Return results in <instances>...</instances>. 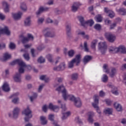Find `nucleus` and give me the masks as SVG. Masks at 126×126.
<instances>
[{"label": "nucleus", "mask_w": 126, "mask_h": 126, "mask_svg": "<svg viewBox=\"0 0 126 126\" xmlns=\"http://www.w3.org/2000/svg\"><path fill=\"white\" fill-rule=\"evenodd\" d=\"M20 40H22V42L23 44H25V43H27L29 41V40H33L34 39V37L31 34H28V37H24L23 35H21L20 37Z\"/></svg>", "instance_id": "obj_8"}, {"label": "nucleus", "mask_w": 126, "mask_h": 126, "mask_svg": "<svg viewBox=\"0 0 126 126\" xmlns=\"http://www.w3.org/2000/svg\"><path fill=\"white\" fill-rule=\"evenodd\" d=\"M96 30H100L101 29V25L99 24H96L94 27Z\"/></svg>", "instance_id": "obj_56"}, {"label": "nucleus", "mask_w": 126, "mask_h": 126, "mask_svg": "<svg viewBox=\"0 0 126 126\" xmlns=\"http://www.w3.org/2000/svg\"><path fill=\"white\" fill-rule=\"evenodd\" d=\"M48 10H49V8L48 7H40L39 10L36 12V15H39V14H41L44 11H48Z\"/></svg>", "instance_id": "obj_24"}, {"label": "nucleus", "mask_w": 126, "mask_h": 126, "mask_svg": "<svg viewBox=\"0 0 126 126\" xmlns=\"http://www.w3.org/2000/svg\"><path fill=\"white\" fill-rule=\"evenodd\" d=\"M98 41L96 39L94 40L91 43V48H92V49H95V48L96 47V45L97 44Z\"/></svg>", "instance_id": "obj_41"}, {"label": "nucleus", "mask_w": 126, "mask_h": 126, "mask_svg": "<svg viewBox=\"0 0 126 126\" xmlns=\"http://www.w3.org/2000/svg\"><path fill=\"white\" fill-rule=\"evenodd\" d=\"M9 47L10 49H11L13 50V49H15V44H14L13 42H10Z\"/></svg>", "instance_id": "obj_52"}, {"label": "nucleus", "mask_w": 126, "mask_h": 126, "mask_svg": "<svg viewBox=\"0 0 126 126\" xmlns=\"http://www.w3.org/2000/svg\"><path fill=\"white\" fill-rule=\"evenodd\" d=\"M66 31L67 35H68V36H69V35H70V32L71 31V26L70 25H67L66 26Z\"/></svg>", "instance_id": "obj_32"}, {"label": "nucleus", "mask_w": 126, "mask_h": 126, "mask_svg": "<svg viewBox=\"0 0 126 126\" xmlns=\"http://www.w3.org/2000/svg\"><path fill=\"white\" fill-rule=\"evenodd\" d=\"M117 11L121 15H126V10L125 8H121L119 10H117Z\"/></svg>", "instance_id": "obj_31"}, {"label": "nucleus", "mask_w": 126, "mask_h": 126, "mask_svg": "<svg viewBox=\"0 0 126 126\" xmlns=\"http://www.w3.org/2000/svg\"><path fill=\"white\" fill-rule=\"evenodd\" d=\"M99 96H100V97H104V96H105V93H104L103 91H101L99 92Z\"/></svg>", "instance_id": "obj_62"}, {"label": "nucleus", "mask_w": 126, "mask_h": 126, "mask_svg": "<svg viewBox=\"0 0 126 126\" xmlns=\"http://www.w3.org/2000/svg\"><path fill=\"white\" fill-rule=\"evenodd\" d=\"M88 121L90 124H93L94 123V119H93V117L95 116V113L92 111H90L88 113Z\"/></svg>", "instance_id": "obj_14"}, {"label": "nucleus", "mask_w": 126, "mask_h": 126, "mask_svg": "<svg viewBox=\"0 0 126 126\" xmlns=\"http://www.w3.org/2000/svg\"><path fill=\"white\" fill-rule=\"evenodd\" d=\"M94 103H93L92 105L96 109L97 113L99 115H101V111L100 110V108H99V106H98V104H99V95H94Z\"/></svg>", "instance_id": "obj_4"}, {"label": "nucleus", "mask_w": 126, "mask_h": 126, "mask_svg": "<svg viewBox=\"0 0 126 126\" xmlns=\"http://www.w3.org/2000/svg\"><path fill=\"white\" fill-rule=\"evenodd\" d=\"M57 91L59 92H61L62 94V97L64 101H67V100H69V101H71L72 102H74L76 99L75 96L73 94H68L66 89L63 85H61L59 86L56 90Z\"/></svg>", "instance_id": "obj_2"}, {"label": "nucleus", "mask_w": 126, "mask_h": 126, "mask_svg": "<svg viewBox=\"0 0 126 126\" xmlns=\"http://www.w3.org/2000/svg\"><path fill=\"white\" fill-rule=\"evenodd\" d=\"M108 86L109 87H111L112 88H113L114 90H112L111 91V92L114 95H116V96L119 95V92H118V90L117 88L113 86L112 85H108Z\"/></svg>", "instance_id": "obj_29"}, {"label": "nucleus", "mask_w": 126, "mask_h": 126, "mask_svg": "<svg viewBox=\"0 0 126 126\" xmlns=\"http://www.w3.org/2000/svg\"><path fill=\"white\" fill-rule=\"evenodd\" d=\"M80 5H81V4H80L79 2H75L71 7L72 11H73V12L77 11V9H78V7H79Z\"/></svg>", "instance_id": "obj_20"}, {"label": "nucleus", "mask_w": 126, "mask_h": 126, "mask_svg": "<svg viewBox=\"0 0 126 126\" xmlns=\"http://www.w3.org/2000/svg\"><path fill=\"white\" fill-rule=\"evenodd\" d=\"M104 113L106 115H112V113H113V109H112V108H105L104 110Z\"/></svg>", "instance_id": "obj_30"}, {"label": "nucleus", "mask_w": 126, "mask_h": 126, "mask_svg": "<svg viewBox=\"0 0 126 126\" xmlns=\"http://www.w3.org/2000/svg\"><path fill=\"white\" fill-rule=\"evenodd\" d=\"M101 80L103 82H107V81H108V76L105 74L103 75Z\"/></svg>", "instance_id": "obj_50"}, {"label": "nucleus", "mask_w": 126, "mask_h": 126, "mask_svg": "<svg viewBox=\"0 0 126 126\" xmlns=\"http://www.w3.org/2000/svg\"><path fill=\"white\" fill-rule=\"evenodd\" d=\"M98 49L102 54L106 53V51L107 50V45L106 44V42H99L98 43Z\"/></svg>", "instance_id": "obj_9"}, {"label": "nucleus", "mask_w": 126, "mask_h": 126, "mask_svg": "<svg viewBox=\"0 0 126 126\" xmlns=\"http://www.w3.org/2000/svg\"><path fill=\"white\" fill-rule=\"evenodd\" d=\"M62 69H63V67H62L61 68L59 66H55L53 68V70L55 71H60V70H62Z\"/></svg>", "instance_id": "obj_48"}, {"label": "nucleus", "mask_w": 126, "mask_h": 126, "mask_svg": "<svg viewBox=\"0 0 126 126\" xmlns=\"http://www.w3.org/2000/svg\"><path fill=\"white\" fill-rule=\"evenodd\" d=\"M71 77L72 80H76L77 79H78V74L77 73L72 74Z\"/></svg>", "instance_id": "obj_44"}, {"label": "nucleus", "mask_w": 126, "mask_h": 126, "mask_svg": "<svg viewBox=\"0 0 126 126\" xmlns=\"http://www.w3.org/2000/svg\"><path fill=\"white\" fill-rule=\"evenodd\" d=\"M20 8L22 10H23L24 11H26L27 10V6H26V4L24 2L21 3Z\"/></svg>", "instance_id": "obj_36"}, {"label": "nucleus", "mask_w": 126, "mask_h": 126, "mask_svg": "<svg viewBox=\"0 0 126 126\" xmlns=\"http://www.w3.org/2000/svg\"><path fill=\"white\" fill-rule=\"evenodd\" d=\"M116 49H117V47H113V46L110 47L109 48L110 53H113V54L117 53V51L116 50Z\"/></svg>", "instance_id": "obj_39"}, {"label": "nucleus", "mask_w": 126, "mask_h": 126, "mask_svg": "<svg viewBox=\"0 0 126 126\" xmlns=\"http://www.w3.org/2000/svg\"><path fill=\"white\" fill-rule=\"evenodd\" d=\"M116 50L117 51V53L119 52L122 54H126V49L124 46H120L119 47H117V49H116Z\"/></svg>", "instance_id": "obj_25"}, {"label": "nucleus", "mask_w": 126, "mask_h": 126, "mask_svg": "<svg viewBox=\"0 0 126 126\" xmlns=\"http://www.w3.org/2000/svg\"><path fill=\"white\" fill-rule=\"evenodd\" d=\"M103 71L106 73H109L110 72V69L108 67V65L106 64H104L103 66Z\"/></svg>", "instance_id": "obj_38"}, {"label": "nucleus", "mask_w": 126, "mask_h": 126, "mask_svg": "<svg viewBox=\"0 0 126 126\" xmlns=\"http://www.w3.org/2000/svg\"><path fill=\"white\" fill-rule=\"evenodd\" d=\"M44 84H42L39 86L38 92H41L42 91V89H43V87H44Z\"/></svg>", "instance_id": "obj_60"}, {"label": "nucleus", "mask_w": 126, "mask_h": 126, "mask_svg": "<svg viewBox=\"0 0 126 126\" xmlns=\"http://www.w3.org/2000/svg\"><path fill=\"white\" fill-rule=\"evenodd\" d=\"M95 20L96 22H102V20H103V18L100 15H98L95 17Z\"/></svg>", "instance_id": "obj_40"}, {"label": "nucleus", "mask_w": 126, "mask_h": 126, "mask_svg": "<svg viewBox=\"0 0 126 126\" xmlns=\"http://www.w3.org/2000/svg\"><path fill=\"white\" fill-rule=\"evenodd\" d=\"M25 26H30L31 25V17H28L24 21Z\"/></svg>", "instance_id": "obj_27"}, {"label": "nucleus", "mask_w": 126, "mask_h": 126, "mask_svg": "<svg viewBox=\"0 0 126 126\" xmlns=\"http://www.w3.org/2000/svg\"><path fill=\"white\" fill-rule=\"evenodd\" d=\"M46 58L50 63H53V56L51 54H48L46 56Z\"/></svg>", "instance_id": "obj_46"}, {"label": "nucleus", "mask_w": 126, "mask_h": 126, "mask_svg": "<svg viewBox=\"0 0 126 126\" xmlns=\"http://www.w3.org/2000/svg\"><path fill=\"white\" fill-rule=\"evenodd\" d=\"M38 97V94L36 93H33L32 96L30 97V99L32 102H33L34 100L37 98Z\"/></svg>", "instance_id": "obj_35"}, {"label": "nucleus", "mask_w": 126, "mask_h": 126, "mask_svg": "<svg viewBox=\"0 0 126 126\" xmlns=\"http://www.w3.org/2000/svg\"><path fill=\"white\" fill-rule=\"evenodd\" d=\"M105 23L106 24V25H109V24H110L111 21L109 19H105Z\"/></svg>", "instance_id": "obj_63"}, {"label": "nucleus", "mask_w": 126, "mask_h": 126, "mask_svg": "<svg viewBox=\"0 0 126 126\" xmlns=\"http://www.w3.org/2000/svg\"><path fill=\"white\" fill-rule=\"evenodd\" d=\"M25 66L24 67V70H25V67H27L28 70H31L32 69H33V67H34V66H32L30 65H26V64H25Z\"/></svg>", "instance_id": "obj_51"}, {"label": "nucleus", "mask_w": 126, "mask_h": 126, "mask_svg": "<svg viewBox=\"0 0 126 126\" xmlns=\"http://www.w3.org/2000/svg\"><path fill=\"white\" fill-rule=\"evenodd\" d=\"M22 115H24L26 116V117L25 118V122H29V120L32 118V111L31 110H30V108H29V107H27L26 108H25L22 112Z\"/></svg>", "instance_id": "obj_3"}, {"label": "nucleus", "mask_w": 126, "mask_h": 126, "mask_svg": "<svg viewBox=\"0 0 126 126\" xmlns=\"http://www.w3.org/2000/svg\"><path fill=\"white\" fill-rule=\"evenodd\" d=\"M40 79L41 80H44L45 81L47 82L49 80V78L47 77V75H42L40 77Z\"/></svg>", "instance_id": "obj_45"}, {"label": "nucleus", "mask_w": 126, "mask_h": 126, "mask_svg": "<svg viewBox=\"0 0 126 126\" xmlns=\"http://www.w3.org/2000/svg\"><path fill=\"white\" fill-rule=\"evenodd\" d=\"M104 36L107 41L110 43H113L116 41V35L112 32H105Z\"/></svg>", "instance_id": "obj_7"}, {"label": "nucleus", "mask_w": 126, "mask_h": 126, "mask_svg": "<svg viewBox=\"0 0 126 126\" xmlns=\"http://www.w3.org/2000/svg\"><path fill=\"white\" fill-rule=\"evenodd\" d=\"M0 20H4L5 19V16L1 13H0Z\"/></svg>", "instance_id": "obj_58"}, {"label": "nucleus", "mask_w": 126, "mask_h": 126, "mask_svg": "<svg viewBox=\"0 0 126 126\" xmlns=\"http://www.w3.org/2000/svg\"><path fill=\"white\" fill-rule=\"evenodd\" d=\"M76 35H81L84 39H86L87 40H89L90 38L89 35L85 34V32L81 31L80 30H78L76 32Z\"/></svg>", "instance_id": "obj_13"}, {"label": "nucleus", "mask_w": 126, "mask_h": 126, "mask_svg": "<svg viewBox=\"0 0 126 126\" xmlns=\"http://www.w3.org/2000/svg\"><path fill=\"white\" fill-rule=\"evenodd\" d=\"M1 3L4 12H9V5L7 3V2L3 1Z\"/></svg>", "instance_id": "obj_17"}, {"label": "nucleus", "mask_w": 126, "mask_h": 126, "mask_svg": "<svg viewBox=\"0 0 126 126\" xmlns=\"http://www.w3.org/2000/svg\"><path fill=\"white\" fill-rule=\"evenodd\" d=\"M117 26V23H114L110 26V29H114Z\"/></svg>", "instance_id": "obj_61"}, {"label": "nucleus", "mask_w": 126, "mask_h": 126, "mask_svg": "<svg viewBox=\"0 0 126 126\" xmlns=\"http://www.w3.org/2000/svg\"><path fill=\"white\" fill-rule=\"evenodd\" d=\"M105 102L108 106H110L112 103V101L110 99H106Z\"/></svg>", "instance_id": "obj_59"}, {"label": "nucleus", "mask_w": 126, "mask_h": 126, "mask_svg": "<svg viewBox=\"0 0 126 126\" xmlns=\"http://www.w3.org/2000/svg\"><path fill=\"white\" fill-rule=\"evenodd\" d=\"M74 54H75V52H74V50H71L68 52V55L69 57H73Z\"/></svg>", "instance_id": "obj_49"}, {"label": "nucleus", "mask_w": 126, "mask_h": 126, "mask_svg": "<svg viewBox=\"0 0 126 126\" xmlns=\"http://www.w3.org/2000/svg\"><path fill=\"white\" fill-rule=\"evenodd\" d=\"M104 11L106 13H109L108 16H109L110 18H113V17L115 16V13H114L113 11L108 9L107 8H104Z\"/></svg>", "instance_id": "obj_26"}, {"label": "nucleus", "mask_w": 126, "mask_h": 126, "mask_svg": "<svg viewBox=\"0 0 126 126\" xmlns=\"http://www.w3.org/2000/svg\"><path fill=\"white\" fill-rule=\"evenodd\" d=\"M23 14L22 12L19 11L17 13H12V16L14 20H19V19L21 18V16H22Z\"/></svg>", "instance_id": "obj_15"}, {"label": "nucleus", "mask_w": 126, "mask_h": 126, "mask_svg": "<svg viewBox=\"0 0 126 126\" xmlns=\"http://www.w3.org/2000/svg\"><path fill=\"white\" fill-rule=\"evenodd\" d=\"M84 47L85 52H89V48H88V45H87V42L85 41L84 43Z\"/></svg>", "instance_id": "obj_47"}, {"label": "nucleus", "mask_w": 126, "mask_h": 126, "mask_svg": "<svg viewBox=\"0 0 126 126\" xmlns=\"http://www.w3.org/2000/svg\"><path fill=\"white\" fill-rule=\"evenodd\" d=\"M5 43H1V44H0V49H4L5 48Z\"/></svg>", "instance_id": "obj_64"}, {"label": "nucleus", "mask_w": 126, "mask_h": 126, "mask_svg": "<svg viewBox=\"0 0 126 126\" xmlns=\"http://www.w3.org/2000/svg\"><path fill=\"white\" fill-rule=\"evenodd\" d=\"M20 112V108L18 107H15L13 111V117L15 119L18 117L19 112Z\"/></svg>", "instance_id": "obj_21"}, {"label": "nucleus", "mask_w": 126, "mask_h": 126, "mask_svg": "<svg viewBox=\"0 0 126 126\" xmlns=\"http://www.w3.org/2000/svg\"><path fill=\"white\" fill-rule=\"evenodd\" d=\"M48 108L50 109V110L54 111V112H59L60 110V107L58 106L54 105L52 103L49 104Z\"/></svg>", "instance_id": "obj_23"}, {"label": "nucleus", "mask_w": 126, "mask_h": 126, "mask_svg": "<svg viewBox=\"0 0 126 126\" xmlns=\"http://www.w3.org/2000/svg\"><path fill=\"white\" fill-rule=\"evenodd\" d=\"M114 106L115 108L116 109V110H117V111H118V112H121V111H122V110H123L122 105L119 103L115 102L114 104Z\"/></svg>", "instance_id": "obj_28"}, {"label": "nucleus", "mask_w": 126, "mask_h": 126, "mask_svg": "<svg viewBox=\"0 0 126 126\" xmlns=\"http://www.w3.org/2000/svg\"><path fill=\"white\" fill-rule=\"evenodd\" d=\"M48 119L51 122H53V124H54V123H56L57 122L54 121V119H55V115L54 114H50L48 116Z\"/></svg>", "instance_id": "obj_43"}, {"label": "nucleus", "mask_w": 126, "mask_h": 126, "mask_svg": "<svg viewBox=\"0 0 126 126\" xmlns=\"http://www.w3.org/2000/svg\"><path fill=\"white\" fill-rule=\"evenodd\" d=\"M117 73V70L115 68H113L111 69V71L110 73V76L111 77H114L116 74Z\"/></svg>", "instance_id": "obj_37"}, {"label": "nucleus", "mask_w": 126, "mask_h": 126, "mask_svg": "<svg viewBox=\"0 0 126 126\" xmlns=\"http://www.w3.org/2000/svg\"><path fill=\"white\" fill-rule=\"evenodd\" d=\"M38 62L40 63H45V59L42 57H40L38 59Z\"/></svg>", "instance_id": "obj_53"}, {"label": "nucleus", "mask_w": 126, "mask_h": 126, "mask_svg": "<svg viewBox=\"0 0 126 126\" xmlns=\"http://www.w3.org/2000/svg\"><path fill=\"white\" fill-rule=\"evenodd\" d=\"M11 32L7 27H4L3 28L0 27V36L1 34H5L7 36H10Z\"/></svg>", "instance_id": "obj_11"}, {"label": "nucleus", "mask_w": 126, "mask_h": 126, "mask_svg": "<svg viewBox=\"0 0 126 126\" xmlns=\"http://www.w3.org/2000/svg\"><path fill=\"white\" fill-rule=\"evenodd\" d=\"M74 105L77 108H80L82 106V102L79 97H76V100L74 101Z\"/></svg>", "instance_id": "obj_18"}, {"label": "nucleus", "mask_w": 126, "mask_h": 126, "mask_svg": "<svg viewBox=\"0 0 126 126\" xmlns=\"http://www.w3.org/2000/svg\"><path fill=\"white\" fill-rule=\"evenodd\" d=\"M23 56H24V58H25L26 61H29V60L30 59V58L29 57V54H24Z\"/></svg>", "instance_id": "obj_57"}, {"label": "nucleus", "mask_w": 126, "mask_h": 126, "mask_svg": "<svg viewBox=\"0 0 126 126\" xmlns=\"http://www.w3.org/2000/svg\"><path fill=\"white\" fill-rule=\"evenodd\" d=\"M40 121L42 125H47L48 121H47L46 118L44 116L40 117Z\"/></svg>", "instance_id": "obj_33"}, {"label": "nucleus", "mask_w": 126, "mask_h": 126, "mask_svg": "<svg viewBox=\"0 0 126 126\" xmlns=\"http://www.w3.org/2000/svg\"><path fill=\"white\" fill-rule=\"evenodd\" d=\"M80 59H81L80 55H77L76 56L75 59H73L71 62L68 63V66L69 68H72L73 67V65L75 63H76L77 65H78V63H80Z\"/></svg>", "instance_id": "obj_6"}, {"label": "nucleus", "mask_w": 126, "mask_h": 126, "mask_svg": "<svg viewBox=\"0 0 126 126\" xmlns=\"http://www.w3.org/2000/svg\"><path fill=\"white\" fill-rule=\"evenodd\" d=\"M43 33L45 37H50V38H54L56 36V33L54 32H51L50 29L46 28L43 31Z\"/></svg>", "instance_id": "obj_10"}, {"label": "nucleus", "mask_w": 126, "mask_h": 126, "mask_svg": "<svg viewBox=\"0 0 126 126\" xmlns=\"http://www.w3.org/2000/svg\"><path fill=\"white\" fill-rule=\"evenodd\" d=\"M16 63H18L20 67L19 68V73H17L13 77L14 80L16 82H21V73H24V67L26 66V65H25L24 62L19 59L13 61L11 64V65H14Z\"/></svg>", "instance_id": "obj_1"}, {"label": "nucleus", "mask_w": 126, "mask_h": 126, "mask_svg": "<svg viewBox=\"0 0 126 126\" xmlns=\"http://www.w3.org/2000/svg\"><path fill=\"white\" fill-rule=\"evenodd\" d=\"M66 110H63L62 109V117L61 118L62 120L63 121H64V120H66L67 118H68L69 116H70V112H65Z\"/></svg>", "instance_id": "obj_19"}, {"label": "nucleus", "mask_w": 126, "mask_h": 126, "mask_svg": "<svg viewBox=\"0 0 126 126\" xmlns=\"http://www.w3.org/2000/svg\"><path fill=\"white\" fill-rule=\"evenodd\" d=\"M78 19L82 25L84 27L88 26L89 25L90 26H92L93 24H94V21L93 20H89L87 21H84V19L82 17H79Z\"/></svg>", "instance_id": "obj_5"}, {"label": "nucleus", "mask_w": 126, "mask_h": 126, "mask_svg": "<svg viewBox=\"0 0 126 126\" xmlns=\"http://www.w3.org/2000/svg\"><path fill=\"white\" fill-rule=\"evenodd\" d=\"M92 57L90 56H86L84 58V63H87L89 61H91Z\"/></svg>", "instance_id": "obj_34"}, {"label": "nucleus", "mask_w": 126, "mask_h": 126, "mask_svg": "<svg viewBox=\"0 0 126 126\" xmlns=\"http://www.w3.org/2000/svg\"><path fill=\"white\" fill-rule=\"evenodd\" d=\"M59 66L60 67V68H62V67H63V69H61V70H63L65 68V63H60L59 65Z\"/></svg>", "instance_id": "obj_54"}, {"label": "nucleus", "mask_w": 126, "mask_h": 126, "mask_svg": "<svg viewBox=\"0 0 126 126\" xmlns=\"http://www.w3.org/2000/svg\"><path fill=\"white\" fill-rule=\"evenodd\" d=\"M58 104H59V105H61V108L62 109V110H64V111H65V110H66V107H65V105H62V100H58Z\"/></svg>", "instance_id": "obj_42"}, {"label": "nucleus", "mask_w": 126, "mask_h": 126, "mask_svg": "<svg viewBox=\"0 0 126 126\" xmlns=\"http://www.w3.org/2000/svg\"><path fill=\"white\" fill-rule=\"evenodd\" d=\"M48 108L49 107H48V106H47V105H44L42 107V111H43V112L46 113V112H47V111H48Z\"/></svg>", "instance_id": "obj_55"}, {"label": "nucleus", "mask_w": 126, "mask_h": 126, "mask_svg": "<svg viewBox=\"0 0 126 126\" xmlns=\"http://www.w3.org/2000/svg\"><path fill=\"white\" fill-rule=\"evenodd\" d=\"M2 89L5 92H8L10 91V88H9V85L8 83L6 82H4L2 87Z\"/></svg>", "instance_id": "obj_22"}, {"label": "nucleus", "mask_w": 126, "mask_h": 126, "mask_svg": "<svg viewBox=\"0 0 126 126\" xmlns=\"http://www.w3.org/2000/svg\"><path fill=\"white\" fill-rule=\"evenodd\" d=\"M18 95H19V93H16L10 97V98H11L12 102V103H14V104H18V102H19Z\"/></svg>", "instance_id": "obj_12"}, {"label": "nucleus", "mask_w": 126, "mask_h": 126, "mask_svg": "<svg viewBox=\"0 0 126 126\" xmlns=\"http://www.w3.org/2000/svg\"><path fill=\"white\" fill-rule=\"evenodd\" d=\"M10 59H11V55L6 52L3 54V56L0 58V60L2 62H6V61H8V60Z\"/></svg>", "instance_id": "obj_16"}]
</instances>
